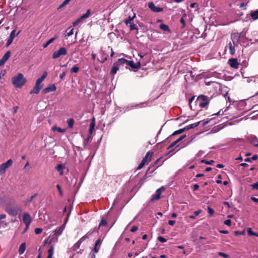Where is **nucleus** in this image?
<instances>
[{
  "mask_svg": "<svg viewBox=\"0 0 258 258\" xmlns=\"http://www.w3.org/2000/svg\"><path fill=\"white\" fill-rule=\"evenodd\" d=\"M26 82V79L21 73H19L17 76L12 78V83L16 88H21Z\"/></svg>",
  "mask_w": 258,
  "mask_h": 258,
  "instance_id": "nucleus-1",
  "label": "nucleus"
},
{
  "mask_svg": "<svg viewBox=\"0 0 258 258\" xmlns=\"http://www.w3.org/2000/svg\"><path fill=\"white\" fill-rule=\"evenodd\" d=\"M211 98L204 95H199L197 99L199 102V105L201 108H207Z\"/></svg>",
  "mask_w": 258,
  "mask_h": 258,
  "instance_id": "nucleus-2",
  "label": "nucleus"
},
{
  "mask_svg": "<svg viewBox=\"0 0 258 258\" xmlns=\"http://www.w3.org/2000/svg\"><path fill=\"white\" fill-rule=\"evenodd\" d=\"M154 152L151 151L148 152L145 157L143 158L141 163L138 166L137 170L141 169L145 164H148L152 159V156H153Z\"/></svg>",
  "mask_w": 258,
  "mask_h": 258,
  "instance_id": "nucleus-3",
  "label": "nucleus"
},
{
  "mask_svg": "<svg viewBox=\"0 0 258 258\" xmlns=\"http://www.w3.org/2000/svg\"><path fill=\"white\" fill-rule=\"evenodd\" d=\"M121 63H123V64H126L127 66H130L132 69H139L141 67V62L138 61L136 63H134L132 60H128L124 58H120Z\"/></svg>",
  "mask_w": 258,
  "mask_h": 258,
  "instance_id": "nucleus-4",
  "label": "nucleus"
},
{
  "mask_svg": "<svg viewBox=\"0 0 258 258\" xmlns=\"http://www.w3.org/2000/svg\"><path fill=\"white\" fill-rule=\"evenodd\" d=\"M13 161L12 159L8 160L6 162L2 163L0 165V174L3 175L5 173L6 170L12 165Z\"/></svg>",
  "mask_w": 258,
  "mask_h": 258,
  "instance_id": "nucleus-5",
  "label": "nucleus"
},
{
  "mask_svg": "<svg viewBox=\"0 0 258 258\" xmlns=\"http://www.w3.org/2000/svg\"><path fill=\"white\" fill-rule=\"evenodd\" d=\"M67 54V50L66 48L62 47L52 54V57L53 59H56L60 57L61 55H66Z\"/></svg>",
  "mask_w": 258,
  "mask_h": 258,
  "instance_id": "nucleus-6",
  "label": "nucleus"
},
{
  "mask_svg": "<svg viewBox=\"0 0 258 258\" xmlns=\"http://www.w3.org/2000/svg\"><path fill=\"white\" fill-rule=\"evenodd\" d=\"M120 61V60L119 58L117 60V61L113 63V67H112L110 71L111 75H115L117 73V71L119 70V66L120 65H123V63H121Z\"/></svg>",
  "mask_w": 258,
  "mask_h": 258,
  "instance_id": "nucleus-7",
  "label": "nucleus"
},
{
  "mask_svg": "<svg viewBox=\"0 0 258 258\" xmlns=\"http://www.w3.org/2000/svg\"><path fill=\"white\" fill-rule=\"evenodd\" d=\"M32 218L30 214L27 213H25L23 215V221L27 226V228H29L30 224L32 222Z\"/></svg>",
  "mask_w": 258,
  "mask_h": 258,
  "instance_id": "nucleus-8",
  "label": "nucleus"
},
{
  "mask_svg": "<svg viewBox=\"0 0 258 258\" xmlns=\"http://www.w3.org/2000/svg\"><path fill=\"white\" fill-rule=\"evenodd\" d=\"M165 190V188L163 186L159 188L156 191V193L153 196L151 201H154L155 200H158L160 199V196L162 192Z\"/></svg>",
  "mask_w": 258,
  "mask_h": 258,
  "instance_id": "nucleus-9",
  "label": "nucleus"
},
{
  "mask_svg": "<svg viewBox=\"0 0 258 258\" xmlns=\"http://www.w3.org/2000/svg\"><path fill=\"white\" fill-rule=\"evenodd\" d=\"M6 211L12 216H16L18 214V209L16 207H8L6 208Z\"/></svg>",
  "mask_w": 258,
  "mask_h": 258,
  "instance_id": "nucleus-10",
  "label": "nucleus"
},
{
  "mask_svg": "<svg viewBox=\"0 0 258 258\" xmlns=\"http://www.w3.org/2000/svg\"><path fill=\"white\" fill-rule=\"evenodd\" d=\"M149 8L154 12L159 13L163 11L162 8L156 7L153 2H150L148 4Z\"/></svg>",
  "mask_w": 258,
  "mask_h": 258,
  "instance_id": "nucleus-11",
  "label": "nucleus"
},
{
  "mask_svg": "<svg viewBox=\"0 0 258 258\" xmlns=\"http://www.w3.org/2000/svg\"><path fill=\"white\" fill-rule=\"evenodd\" d=\"M241 36V33L235 32L233 33L231 35V38L232 41L234 42V43L238 44L239 38Z\"/></svg>",
  "mask_w": 258,
  "mask_h": 258,
  "instance_id": "nucleus-12",
  "label": "nucleus"
},
{
  "mask_svg": "<svg viewBox=\"0 0 258 258\" xmlns=\"http://www.w3.org/2000/svg\"><path fill=\"white\" fill-rule=\"evenodd\" d=\"M238 44L234 43V42L232 41V43L231 42H229L228 46L225 47V48L226 49L227 47H228L230 54L234 55L235 52V47L237 46Z\"/></svg>",
  "mask_w": 258,
  "mask_h": 258,
  "instance_id": "nucleus-13",
  "label": "nucleus"
},
{
  "mask_svg": "<svg viewBox=\"0 0 258 258\" xmlns=\"http://www.w3.org/2000/svg\"><path fill=\"white\" fill-rule=\"evenodd\" d=\"M228 64L234 69H237L239 63L238 62L237 58H230L228 60Z\"/></svg>",
  "mask_w": 258,
  "mask_h": 258,
  "instance_id": "nucleus-14",
  "label": "nucleus"
},
{
  "mask_svg": "<svg viewBox=\"0 0 258 258\" xmlns=\"http://www.w3.org/2000/svg\"><path fill=\"white\" fill-rule=\"evenodd\" d=\"M56 90V87L54 84L49 85L48 87H46L42 90V93L46 94L50 92L55 91Z\"/></svg>",
  "mask_w": 258,
  "mask_h": 258,
  "instance_id": "nucleus-15",
  "label": "nucleus"
},
{
  "mask_svg": "<svg viewBox=\"0 0 258 258\" xmlns=\"http://www.w3.org/2000/svg\"><path fill=\"white\" fill-rule=\"evenodd\" d=\"M101 243V240L100 239H98V240H97L96 241L95 244V246H94L93 249L92 250V251H94V253H97L98 252L99 248H97V246H98V245H100ZM95 255L94 253H93L92 254L91 258H95Z\"/></svg>",
  "mask_w": 258,
  "mask_h": 258,
  "instance_id": "nucleus-16",
  "label": "nucleus"
},
{
  "mask_svg": "<svg viewBox=\"0 0 258 258\" xmlns=\"http://www.w3.org/2000/svg\"><path fill=\"white\" fill-rule=\"evenodd\" d=\"M200 122V121H199V122H196V123H192V124H190L189 125H188L185 126L184 127L185 131L189 130L190 129H192V128H195L196 127L198 126V125L199 124Z\"/></svg>",
  "mask_w": 258,
  "mask_h": 258,
  "instance_id": "nucleus-17",
  "label": "nucleus"
},
{
  "mask_svg": "<svg viewBox=\"0 0 258 258\" xmlns=\"http://www.w3.org/2000/svg\"><path fill=\"white\" fill-rule=\"evenodd\" d=\"M250 16L253 20L258 19V9L256 11H251L250 13Z\"/></svg>",
  "mask_w": 258,
  "mask_h": 258,
  "instance_id": "nucleus-18",
  "label": "nucleus"
},
{
  "mask_svg": "<svg viewBox=\"0 0 258 258\" xmlns=\"http://www.w3.org/2000/svg\"><path fill=\"white\" fill-rule=\"evenodd\" d=\"M150 169H151V167H150L148 170H147L146 171V174H145V175L143 176V177L141 179L140 182H142L143 183L144 182V181L146 179V178H147V174L148 173H152L154 172V170H152L151 171H150Z\"/></svg>",
  "mask_w": 258,
  "mask_h": 258,
  "instance_id": "nucleus-19",
  "label": "nucleus"
},
{
  "mask_svg": "<svg viewBox=\"0 0 258 258\" xmlns=\"http://www.w3.org/2000/svg\"><path fill=\"white\" fill-rule=\"evenodd\" d=\"M63 229L64 227L62 226H60V227L57 228L54 231V234L57 236H59L62 233Z\"/></svg>",
  "mask_w": 258,
  "mask_h": 258,
  "instance_id": "nucleus-20",
  "label": "nucleus"
},
{
  "mask_svg": "<svg viewBox=\"0 0 258 258\" xmlns=\"http://www.w3.org/2000/svg\"><path fill=\"white\" fill-rule=\"evenodd\" d=\"M55 168L59 172L60 175H62L63 174V169L64 168V166H62L61 164H58Z\"/></svg>",
  "mask_w": 258,
  "mask_h": 258,
  "instance_id": "nucleus-21",
  "label": "nucleus"
},
{
  "mask_svg": "<svg viewBox=\"0 0 258 258\" xmlns=\"http://www.w3.org/2000/svg\"><path fill=\"white\" fill-rule=\"evenodd\" d=\"M135 17H136L135 13L133 14V16H129L128 18L124 20V23H125V25L126 26H128V23H130V22H131V21L132 20H133V19L135 18Z\"/></svg>",
  "mask_w": 258,
  "mask_h": 258,
  "instance_id": "nucleus-22",
  "label": "nucleus"
},
{
  "mask_svg": "<svg viewBox=\"0 0 258 258\" xmlns=\"http://www.w3.org/2000/svg\"><path fill=\"white\" fill-rule=\"evenodd\" d=\"M52 131L53 132L57 131L59 133H64L66 131V129H63L59 127H57L56 126H53L52 127Z\"/></svg>",
  "mask_w": 258,
  "mask_h": 258,
  "instance_id": "nucleus-23",
  "label": "nucleus"
},
{
  "mask_svg": "<svg viewBox=\"0 0 258 258\" xmlns=\"http://www.w3.org/2000/svg\"><path fill=\"white\" fill-rule=\"evenodd\" d=\"M25 248H26V245H25V243H22L20 247H19V252L20 254H23L24 251H25Z\"/></svg>",
  "mask_w": 258,
  "mask_h": 258,
  "instance_id": "nucleus-24",
  "label": "nucleus"
},
{
  "mask_svg": "<svg viewBox=\"0 0 258 258\" xmlns=\"http://www.w3.org/2000/svg\"><path fill=\"white\" fill-rule=\"evenodd\" d=\"M159 27L161 29H162L163 31L168 32L170 31L169 26L166 24H161V25H160Z\"/></svg>",
  "mask_w": 258,
  "mask_h": 258,
  "instance_id": "nucleus-25",
  "label": "nucleus"
},
{
  "mask_svg": "<svg viewBox=\"0 0 258 258\" xmlns=\"http://www.w3.org/2000/svg\"><path fill=\"white\" fill-rule=\"evenodd\" d=\"M56 39V37L51 38L48 41H47L45 43L43 44V47L44 48L47 47L50 43L54 41Z\"/></svg>",
  "mask_w": 258,
  "mask_h": 258,
  "instance_id": "nucleus-26",
  "label": "nucleus"
},
{
  "mask_svg": "<svg viewBox=\"0 0 258 258\" xmlns=\"http://www.w3.org/2000/svg\"><path fill=\"white\" fill-rule=\"evenodd\" d=\"M108 55L104 52L102 51V57L101 58V60L100 62L101 63H104L105 61L107 60Z\"/></svg>",
  "mask_w": 258,
  "mask_h": 258,
  "instance_id": "nucleus-27",
  "label": "nucleus"
},
{
  "mask_svg": "<svg viewBox=\"0 0 258 258\" xmlns=\"http://www.w3.org/2000/svg\"><path fill=\"white\" fill-rule=\"evenodd\" d=\"M11 52L10 51H8L3 56L2 59L6 62L11 56Z\"/></svg>",
  "mask_w": 258,
  "mask_h": 258,
  "instance_id": "nucleus-28",
  "label": "nucleus"
},
{
  "mask_svg": "<svg viewBox=\"0 0 258 258\" xmlns=\"http://www.w3.org/2000/svg\"><path fill=\"white\" fill-rule=\"evenodd\" d=\"M37 196V194H35L33 196H32L29 199H27L26 201V205L30 204L32 202L34 199Z\"/></svg>",
  "mask_w": 258,
  "mask_h": 258,
  "instance_id": "nucleus-29",
  "label": "nucleus"
},
{
  "mask_svg": "<svg viewBox=\"0 0 258 258\" xmlns=\"http://www.w3.org/2000/svg\"><path fill=\"white\" fill-rule=\"evenodd\" d=\"M47 73L46 72H44L43 75L38 78L37 80L40 82L41 83L43 81V80L47 77Z\"/></svg>",
  "mask_w": 258,
  "mask_h": 258,
  "instance_id": "nucleus-30",
  "label": "nucleus"
},
{
  "mask_svg": "<svg viewBox=\"0 0 258 258\" xmlns=\"http://www.w3.org/2000/svg\"><path fill=\"white\" fill-rule=\"evenodd\" d=\"M40 91V89H39V88L36 87L34 86L33 89L30 91V94H37L39 93Z\"/></svg>",
  "mask_w": 258,
  "mask_h": 258,
  "instance_id": "nucleus-31",
  "label": "nucleus"
},
{
  "mask_svg": "<svg viewBox=\"0 0 258 258\" xmlns=\"http://www.w3.org/2000/svg\"><path fill=\"white\" fill-rule=\"evenodd\" d=\"M201 213V210H197L194 212V215H190L189 217L191 219H195L196 217L198 216Z\"/></svg>",
  "mask_w": 258,
  "mask_h": 258,
  "instance_id": "nucleus-32",
  "label": "nucleus"
},
{
  "mask_svg": "<svg viewBox=\"0 0 258 258\" xmlns=\"http://www.w3.org/2000/svg\"><path fill=\"white\" fill-rule=\"evenodd\" d=\"M90 10H88L85 14H83L80 17V19L82 20L88 18L90 16Z\"/></svg>",
  "mask_w": 258,
  "mask_h": 258,
  "instance_id": "nucleus-33",
  "label": "nucleus"
},
{
  "mask_svg": "<svg viewBox=\"0 0 258 258\" xmlns=\"http://www.w3.org/2000/svg\"><path fill=\"white\" fill-rule=\"evenodd\" d=\"M127 26L130 27V29L131 31L134 30H138V28L137 27H136L135 24L133 22H130Z\"/></svg>",
  "mask_w": 258,
  "mask_h": 258,
  "instance_id": "nucleus-34",
  "label": "nucleus"
},
{
  "mask_svg": "<svg viewBox=\"0 0 258 258\" xmlns=\"http://www.w3.org/2000/svg\"><path fill=\"white\" fill-rule=\"evenodd\" d=\"M79 71V68L77 66V65L74 66L73 68L71 69V72L72 73H77Z\"/></svg>",
  "mask_w": 258,
  "mask_h": 258,
  "instance_id": "nucleus-35",
  "label": "nucleus"
},
{
  "mask_svg": "<svg viewBox=\"0 0 258 258\" xmlns=\"http://www.w3.org/2000/svg\"><path fill=\"white\" fill-rule=\"evenodd\" d=\"M16 30L15 29L13 30L11 32V34H10V37H11V38H12L14 39L15 37L16 36H18V35L20 34V31H19L17 33V34H15V33H16Z\"/></svg>",
  "mask_w": 258,
  "mask_h": 258,
  "instance_id": "nucleus-36",
  "label": "nucleus"
},
{
  "mask_svg": "<svg viewBox=\"0 0 258 258\" xmlns=\"http://www.w3.org/2000/svg\"><path fill=\"white\" fill-rule=\"evenodd\" d=\"M201 163H205L207 165H212L214 163V161L213 160L207 161L206 160H202L201 161Z\"/></svg>",
  "mask_w": 258,
  "mask_h": 258,
  "instance_id": "nucleus-37",
  "label": "nucleus"
},
{
  "mask_svg": "<svg viewBox=\"0 0 258 258\" xmlns=\"http://www.w3.org/2000/svg\"><path fill=\"white\" fill-rule=\"evenodd\" d=\"M74 120L73 118H70L68 120V127L72 128L73 126Z\"/></svg>",
  "mask_w": 258,
  "mask_h": 258,
  "instance_id": "nucleus-38",
  "label": "nucleus"
},
{
  "mask_svg": "<svg viewBox=\"0 0 258 258\" xmlns=\"http://www.w3.org/2000/svg\"><path fill=\"white\" fill-rule=\"evenodd\" d=\"M70 1H71V0H64L63 2V3L59 6L58 9H61V8L64 7L67 4H68Z\"/></svg>",
  "mask_w": 258,
  "mask_h": 258,
  "instance_id": "nucleus-39",
  "label": "nucleus"
},
{
  "mask_svg": "<svg viewBox=\"0 0 258 258\" xmlns=\"http://www.w3.org/2000/svg\"><path fill=\"white\" fill-rule=\"evenodd\" d=\"M185 130H184V128H180L175 132H174L173 134H172V136H174V135H177V134H181L183 132H184Z\"/></svg>",
  "mask_w": 258,
  "mask_h": 258,
  "instance_id": "nucleus-40",
  "label": "nucleus"
},
{
  "mask_svg": "<svg viewBox=\"0 0 258 258\" xmlns=\"http://www.w3.org/2000/svg\"><path fill=\"white\" fill-rule=\"evenodd\" d=\"M251 143L253 145V146L258 147V139L256 137L253 138L251 141Z\"/></svg>",
  "mask_w": 258,
  "mask_h": 258,
  "instance_id": "nucleus-41",
  "label": "nucleus"
},
{
  "mask_svg": "<svg viewBox=\"0 0 258 258\" xmlns=\"http://www.w3.org/2000/svg\"><path fill=\"white\" fill-rule=\"evenodd\" d=\"M34 86L36 87L39 88V89L41 90L42 88L43 85L40 82H39L37 80Z\"/></svg>",
  "mask_w": 258,
  "mask_h": 258,
  "instance_id": "nucleus-42",
  "label": "nucleus"
},
{
  "mask_svg": "<svg viewBox=\"0 0 258 258\" xmlns=\"http://www.w3.org/2000/svg\"><path fill=\"white\" fill-rule=\"evenodd\" d=\"M49 255L52 256L53 254V247L51 245L48 250Z\"/></svg>",
  "mask_w": 258,
  "mask_h": 258,
  "instance_id": "nucleus-43",
  "label": "nucleus"
},
{
  "mask_svg": "<svg viewBox=\"0 0 258 258\" xmlns=\"http://www.w3.org/2000/svg\"><path fill=\"white\" fill-rule=\"evenodd\" d=\"M13 40H14L13 38H12L9 37V38L8 40V41L7 42V44H6V46L8 47L9 46H10L12 43Z\"/></svg>",
  "mask_w": 258,
  "mask_h": 258,
  "instance_id": "nucleus-44",
  "label": "nucleus"
},
{
  "mask_svg": "<svg viewBox=\"0 0 258 258\" xmlns=\"http://www.w3.org/2000/svg\"><path fill=\"white\" fill-rule=\"evenodd\" d=\"M158 240L160 241L161 242H165L167 241V239H166L165 238L163 237H162V236H159L158 237Z\"/></svg>",
  "mask_w": 258,
  "mask_h": 258,
  "instance_id": "nucleus-45",
  "label": "nucleus"
},
{
  "mask_svg": "<svg viewBox=\"0 0 258 258\" xmlns=\"http://www.w3.org/2000/svg\"><path fill=\"white\" fill-rule=\"evenodd\" d=\"M34 231L36 234H39L42 232V229L40 228H36L35 229Z\"/></svg>",
  "mask_w": 258,
  "mask_h": 258,
  "instance_id": "nucleus-46",
  "label": "nucleus"
},
{
  "mask_svg": "<svg viewBox=\"0 0 258 258\" xmlns=\"http://www.w3.org/2000/svg\"><path fill=\"white\" fill-rule=\"evenodd\" d=\"M244 231H234V234L236 236L237 235H241L244 234Z\"/></svg>",
  "mask_w": 258,
  "mask_h": 258,
  "instance_id": "nucleus-47",
  "label": "nucleus"
},
{
  "mask_svg": "<svg viewBox=\"0 0 258 258\" xmlns=\"http://www.w3.org/2000/svg\"><path fill=\"white\" fill-rule=\"evenodd\" d=\"M208 212L210 214V216H212L214 214V210L210 207H208Z\"/></svg>",
  "mask_w": 258,
  "mask_h": 258,
  "instance_id": "nucleus-48",
  "label": "nucleus"
},
{
  "mask_svg": "<svg viewBox=\"0 0 258 258\" xmlns=\"http://www.w3.org/2000/svg\"><path fill=\"white\" fill-rule=\"evenodd\" d=\"M106 225L107 221L105 219H102L99 223V226H105Z\"/></svg>",
  "mask_w": 258,
  "mask_h": 258,
  "instance_id": "nucleus-49",
  "label": "nucleus"
},
{
  "mask_svg": "<svg viewBox=\"0 0 258 258\" xmlns=\"http://www.w3.org/2000/svg\"><path fill=\"white\" fill-rule=\"evenodd\" d=\"M180 22L182 24L181 28L183 29L184 28L185 26V22L183 17H182L180 20Z\"/></svg>",
  "mask_w": 258,
  "mask_h": 258,
  "instance_id": "nucleus-50",
  "label": "nucleus"
},
{
  "mask_svg": "<svg viewBox=\"0 0 258 258\" xmlns=\"http://www.w3.org/2000/svg\"><path fill=\"white\" fill-rule=\"evenodd\" d=\"M218 255H220V256H221L224 258H228L229 257V255L224 252H219L218 253Z\"/></svg>",
  "mask_w": 258,
  "mask_h": 258,
  "instance_id": "nucleus-51",
  "label": "nucleus"
},
{
  "mask_svg": "<svg viewBox=\"0 0 258 258\" xmlns=\"http://www.w3.org/2000/svg\"><path fill=\"white\" fill-rule=\"evenodd\" d=\"M247 234L249 236L255 235L254 232L252 231L251 228L247 229Z\"/></svg>",
  "mask_w": 258,
  "mask_h": 258,
  "instance_id": "nucleus-52",
  "label": "nucleus"
},
{
  "mask_svg": "<svg viewBox=\"0 0 258 258\" xmlns=\"http://www.w3.org/2000/svg\"><path fill=\"white\" fill-rule=\"evenodd\" d=\"M7 226V223L4 221H0V228H6Z\"/></svg>",
  "mask_w": 258,
  "mask_h": 258,
  "instance_id": "nucleus-53",
  "label": "nucleus"
},
{
  "mask_svg": "<svg viewBox=\"0 0 258 258\" xmlns=\"http://www.w3.org/2000/svg\"><path fill=\"white\" fill-rule=\"evenodd\" d=\"M224 224L230 226H231V221L230 219H227L224 222Z\"/></svg>",
  "mask_w": 258,
  "mask_h": 258,
  "instance_id": "nucleus-54",
  "label": "nucleus"
},
{
  "mask_svg": "<svg viewBox=\"0 0 258 258\" xmlns=\"http://www.w3.org/2000/svg\"><path fill=\"white\" fill-rule=\"evenodd\" d=\"M74 33V29H71L69 32H67L66 36H70Z\"/></svg>",
  "mask_w": 258,
  "mask_h": 258,
  "instance_id": "nucleus-55",
  "label": "nucleus"
},
{
  "mask_svg": "<svg viewBox=\"0 0 258 258\" xmlns=\"http://www.w3.org/2000/svg\"><path fill=\"white\" fill-rule=\"evenodd\" d=\"M138 229V227L137 226H134L132 227V228L131 229L130 231L132 232H135L136 231H137Z\"/></svg>",
  "mask_w": 258,
  "mask_h": 258,
  "instance_id": "nucleus-56",
  "label": "nucleus"
},
{
  "mask_svg": "<svg viewBox=\"0 0 258 258\" xmlns=\"http://www.w3.org/2000/svg\"><path fill=\"white\" fill-rule=\"evenodd\" d=\"M177 144V143L175 141H174L173 142H172L170 145L168 147V149H169L170 148H173L174 146H175L176 144Z\"/></svg>",
  "mask_w": 258,
  "mask_h": 258,
  "instance_id": "nucleus-57",
  "label": "nucleus"
},
{
  "mask_svg": "<svg viewBox=\"0 0 258 258\" xmlns=\"http://www.w3.org/2000/svg\"><path fill=\"white\" fill-rule=\"evenodd\" d=\"M95 118H93V119H92V121L90 123V127L95 128Z\"/></svg>",
  "mask_w": 258,
  "mask_h": 258,
  "instance_id": "nucleus-58",
  "label": "nucleus"
},
{
  "mask_svg": "<svg viewBox=\"0 0 258 258\" xmlns=\"http://www.w3.org/2000/svg\"><path fill=\"white\" fill-rule=\"evenodd\" d=\"M81 243H82L80 242V241L78 240L74 245V247L75 248H79Z\"/></svg>",
  "mask_w": 258,
  "mask_h": 258,
  "instance_id": "nucleus-59",
  "label": "nucleus"
},
{
  "mask_svg": "<svg viewBox=\"0 0 258 258\" xmlns=\"http://www.w3.org/2000/svg\"><path fill=\"white\" fill-rule=\"evenodd\" d=\"M93 233V231L91 232L90 231H89L88 233H87L84 236V237L87 239L88 238H89V237Z\"/></svg>",
  "mask_w": 258,
  "mask_h": 258,
  "instance_id": "nucleus-60",
  "label": "nucleus"
},
{
  "mask_svg": "<svg viewBox=\"0 0 258 258\" xmlns=\"http://www.w3.org/2000/svg\"><path fill=\"white\" fill-rule=\"evenodd\" d=\"M56 187L59 191V195L60 196H62V192L61 191V187H60V186L59 185V184H57L56 185Z\"/></svg>",
  "mask_w": 258,
  "mask_h": 258,
  "instance_id": "nucleus-61",
  "label": "nucleus"
},
{
  "mask_svg": "<svg viewBox=\"0 0 258 258\" xmlns=\"http://www.w3.org/2000/svg\"><path fill=\"white\" fill-rule=\"evenodd\" d=\"M251 186L254 189H258V182L251 184Z\"/></svg>",
  "mask_w": 258,
  "mask_h": 258,
  "instance_id": "nucleus-62",
  "label": "nucleus"
},
{
  "mask_svg": "<svg viewBox=\"0 0 258 258\" xmlns=\"http://www.w3.org/2000/svg\"><path fill=\"white\" fill-rule=\"evenodd\" d=\"M66 72H63L62 73H61L60 75H59V78L61 79V80H63L64 77L66 76Z\"/></svg>",
  "mask_w": 258,
  "mask_h": 258,
  "instance_id": "nucleus-63",
  "label": "nucleus"
},
{
  "mask_svg": "<svg viewBox=\"0 0 258 258\" xmlns=\"http://www.w3.org/2000/svg\"><path fill=\"white\" fill-rule=\"evenodd\" d=\"M199 188V185L198 184H195L193 185L192 189L194 191L198 190Z\"/></svg>",
  "mask_w": 258,
  "mask_h": 258,
  "instance_id": "nucleus-64",
  "label": "nucleus"
}]
</instances>
